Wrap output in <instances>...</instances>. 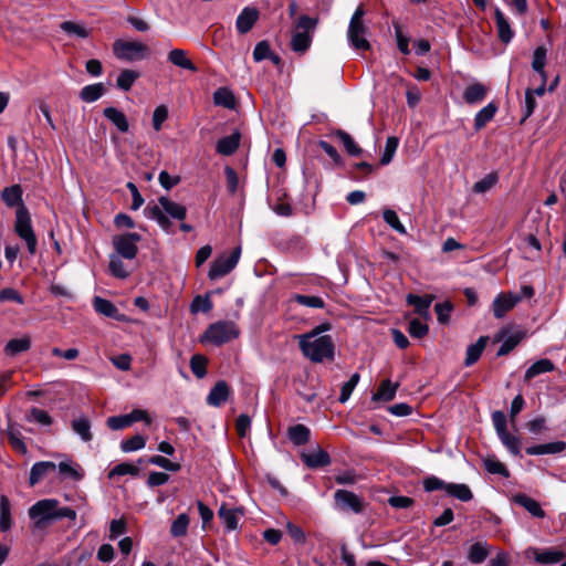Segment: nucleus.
Instances as JSON below:
<instances>
[{"label": "nucleus", "mask_w": 566, "mask_h": 566, "mask_svg": "<svg viewBox=\"0 0 566 566\" xmlns=\"http://www.w3.org/2000/svg\"><path fill=\"white\" fill-rule=\"evenodd\" d=\"M314 335H296L298 347L303 356L312 363L332 361L335 357V344L331 336L316 337Z\"/></svg>", "instance_id": "nucleus-1"}, {"label": "nucleus", "mask_w": 566, "mask_h": 566, "mask_svg": "<svg viewBox=\"0 0 566 566\" xmlns=\"http://www.w3.org/2000/svg\"><path fill=\"white\" fill-rule=\"evenodd\" d=\"M145 211L148 218L156 220L159 227L166 232H171L172 226L166 214L177 220H184L187 216V209L184 205L164 196L158 199V205L148 206Z\"/></svg>", "instance_id": "nucleus-2"}, {"label": "nucleus", "mask_w": 566, "mask_h": 566, "mask_svg": "<svg viewBox=\"0 0 566 566\" xmlns=\"http://www.w3.org/2000/svg\"><path fill=\"white\" fill-rule=\"evenodd\" d=\"M241 329L233 321H218L210 324L201 336L202 343L221 346L237 339Z\"/></svg>", "instance_id": "nucleus-3"}, {"label": "nucleus", "mask_w": 566, "mask_h": 566, "mask_svg": "<svg viewBox=\"0 0 566 566\" xmlns=\"http://www.w3.org/2000/svg\"><path fill=\"white\" fill-rule=\"evenodd\" d=\"M14 231L18 237L25 241L31 255L35 254L38 240L32 228L30 213L24 205H21L15 212Z\"/></svg>", "instance_id": "nucleus-4"}, {"label": "nucleus", "mask_w": 566, "mask_h": 566, "mask_svg": "<svg viewBox=\"0 0 566 566\" xmlns=\"http://www.w3.org/2000/svg\"><path fill=\"white\" fill-rule=\"evenodd\" d=\"M364 15L365 10L363 4H360L352 15L347 31L348 41L350 42L352 46L358 51H367L370 49V44L365 38L367 29L363 21Z\"/></svg>", "instance_id": "nucleus-5"}, {"label": "nucleus", "mask_w": 566, "mask_h": 566, "mask_svg": "<svg viewBox=\"0 0 566 566\" xmlns=\"http://www.w3.org/2000/svg\"><path fill=\"white\" fill-rule=\"evenodd\" d=\"M59 501L55 499L40 500L29 509V516L34 521L36 528H44L55 521Z\"/></svg>", "instance_id": "nucleus-6"}, {"label": "nucleus", "mask_w": 566, "mask_h": 566, "mask_svg": "<svg viewBox=\"0 0 566 566\" xmlns=\"http://www.w3.org/2000/svg\"><path fill=\"white\" fill-rule=\"evenodd\" d=\"M113 52L118 60L135 61L148 55V46L138 41L116 40Z\"/></svg>", "instance_id": "nucleus-7"}, {"label": "nucleus", "mask_w": 566, "mask_h": 566, "mask_svg": "<svg viewBox=\"0 0 566 566\" xmlns=\"http://www.w3.org/2000/svg\"><path fill=\"white\" fill-rule=\"evenodd\" d=\"M140 235L135 232L114 235L112 243L116 251L115 254H118L127 260L135 259L138 252L137 243L140 241Z\"/></svg>", "instance_id": "nucleus-8"}, {"label": "nucleus", "mask_w": 566, "mask_h": 566, "mask_svg": "<svg viewBox=\"0 0 566 566\" xmlns=\"http://www.w3.org/2000/svg\"><path fill=\"white\" fill-rule=\"evenodd\" d=\"M241 248H235L229 255L218 256L210 266L208 276L210 280H217L230 273L239 262Z\"/></svg>", "instance_id": "nucleus-9"}, {"label": "nucleus", "mask_w": 566, "mask_h": 566, "mask_svg": "<svg viewBox=\"0 0 566 566\" xmlns=\"http://www.w3.org/2000/svg\"><path fill=\"white\" fill-rule=\"evenodd\" d=\"M334 499L337 506L343 511L350 510L355 513L364 511L365 505L363 500L350 491L337 490L334 494Z\"/></svg>", "instance_id": "nucleus-10"}, {"label": "nucleus", "mask_w": 566, "mask_h": 566, "mask_svg": "<svg viewBox=\"0 0 566 566\" xmlns=\"http://www.w3.org/2000/svg\"><path fill=\"white\" fill-rule=\"evenodd\" d=\"M522 296L513 293L499 294L492 304L493 315L496 318H502L510 312L520 301Z\"/></svg>", "instance_id": "nucleus-11"}, {"label": "nucleus", "mask_w": 566, "mask_h": 566, "mask_svg": "<svg viewBox=\"0 0 566 566\" xmlns=\"http://www.w3.org/2000/svg\"><path fill=\"white\" fill-rule=\"evenodd\" d=\"M230 392L229 385L224 380H219L207 396V403L212 407H220L229 399Z\"/></svg>", "instance_id": "nucleus-12"}, {"label": "nucleus", "mask_w": 566, "mask_h": 566, "mask_svg": "<svg viewBox=\"0 0 566 566\" xmlns=\"http://www.w3.org/2000/svg\"><path fill=\"white\" fill-rule=\"evenodd\" d=\"M494 18L500 41L505 44L510 43L514 38V31L512 30L507 18L499 8H495L494 10Z\"/></svg>", "instance_id": "nucleus-13"}, {"label": "nucleus", "mask_w": 566, "mask_h": 566, "mask_svg": "<svg viewBox=\"0 0 566 566\" xmlns=\"http://www.w3.org/2000/svg\"><path fill=\"white\" fill-rule=\"evenodd\" d=\"M240 140L241 134L239 130H235L231 135L219 139L216 145V150L220 155L230 156L238 150Z\"/></svg>", "instance_id": "nucleus-14"}, {"label": "nucleus", "mask_w": 566, "mask_h": 566, "mask_svg": "<svg viewBox=\"0 0 566 566\" xmlns=\"http://www.w3.org/2000/svg\"><path fill=\"white\" fill-rule=\"evenodd\" d=\"M259 12L254 8L247 7L237 18V29L240 33H248L255 24Z\"/></svg>", "instance_id": "nucleus-15"}, {"label": "nucleus", "mask_w": 566, "mask_h": 566, "mask_svg": "<svg viewBox=\"0 0 566 566\" xmlns=\"http://www.w3.org/2000/svg\"><path fill=\"white\" fill-rule=\"evenodd\" d=\"M489 93V87L482 83L469 85L463 92V99L467 104L473 105L484 101Z\"/></svg>", "instance_id": "nucleus-16"}, {"label": "nucleus", "mask_w": 566, "mask_h": 566, "mask_svg": "<svg viewBox=\"0 0 566 566\" xmlns=\"http://www.w3.org/2000/svg\"><path fill=\"white\" fill-rule=\"evenodd\" d=\"M103 115L107 118L120 133L129 130V123L126 115L116 107L109 106L104 108Z\"/></svg>", "instance_id": "nucleus-17"}, {"label": "nucleus", "mask_w": 566, "mask_h": 566, "mask_svg": "<svg viewBox=\"0 0 566 566\" xmlns=\"http://www.w3.org/2000/svg\"><path fill=\"white\" fill-rule=\"evenodd\" d=\"M514 503L524 507L532 516L544 518L545 512L541 507V504L526 494H517L514 496Z\"/></svg>", "instance_id": "nucleus-18"}, {"label": "nucleus", "mask_w": 566, "mask_h": 566, "mask_svg": "<svg viewBox=\"0 0 566 566\" xmlns=\"http://www.w3.org/2000/svg\"><path fill=\"white\" fill-rule=\"evenodd\" d=\"M547 59V49L544 45L537 46L533 52L532 69L538 74L543 82H547V73L545 71Z\"/></svg>", "instance_id": "nucleus-19"}, {"label": "nucleus", "mask_w": 566, "mask_h": 566, "mask_svg": "<svg viewBox=\"0 0 566 566\" xmlns=\"http://www.w3.org/2000/svg\"><path fill=\"white\" fill-rule=\"evenodd\" d=\"M55 469H56L55 463L51 462V461H41V462L34 463L30 471V479H29L30 485L34 486L45 475H48L50 472L54 471Z\"/></svg>", "instance_id": "nucleus-20"}, {"label": "nucleus", "mask_w": 566, "mask_h": 566, "mask_svg": "<svg viewBox=\"0 0 566 566\" xmlns=\"http://www.w3.org/2000/svg\"><path fill=\"white\" fill-rule=\"evenodd\" d=\"M240 514H242L241 511L228 507L226 504H222L218 511L219 518L229 532L238 528Z\"/></svg>", "instance_id": "nucleus-21"}, {"label": "nucleus", "mask_w": 566, "mask_h": 566, "mask_svg": "<svg viewBox=\"0 0 566 566\" xmlns=\"http://www.w3.org/2000/svg\"><path fill=\"white\" fill-rule=\"evenodd\" d=\"M168 61L181 69L197 72V66L192 63V61L188 57V53L182 49H174L168 53Z\"/></svg>", "instance_id": "nucleus-22"}, {"label": "nucleus", "mask_w": 566, "mask_h": 566, "mask_svg": "<svg viewBox=\"0 0 566 566\" xmlns=\"http://www.w3.org/2000/svg\"><path fill=\"white\" fill-rule=\"evenodd\" d=\"M302 459L308 468H322L331 463L328 453L321 448L311 453H303Z\"/></svg>", "instance_id": "nucleus-23"}, {"label": "nucleus", "mask_w": 566, "mask_h": 566, "mask_svg": "<svg viewBox=\"0 0 566 566\" xmlns=\"http://www.w3.org/2000/svg\"><path fill=\"white\" fill-rule=\"evenodd\" d=\"M566 449V443L564 441L549 442L538 446H533L526 448V453L528 455H541V454H555L560 453Z\"/></svg>", "instance_id": "nucleus-24"}, {"label": "nucleus", "mask_w": 566, "mask_h": 566, "mask_svg": "<svg viewBox=\"0 0 566 566\" xmlns=\"http://www.w3.org/2000/svg\"><path fill=\"white\" fill-rule=\"evenodd\" d=\"M432 301V295L418 296L415 294H408L407 296L408 304L415 307L416 313L424 317L429 316V307Z\"/></svg>", "instance_id": "nucleus-25"}, {"label": "nucleus", "mask_w": 566, "mask_h": 566, "mask_svg": "<svg viewBox=\"0 0 566 566\" xmlns=\"http://www.w3.org/2000/svg\"><path fill=\"white\" fill-rule=\"evenodd\" d=\"M30 348H31V338H30V336L24 335L21 338L10 339L4 347V353L8 356H17L21 353L28 352Z\"/></svg>", "instance_id": "nucleus-26"}, {"label": "nucleus", "mask_w": 566, "mask_h": 566, "mask_svg": "<svg viewBox=\"0 0 566 566\" xmlns=\"http://www.w3.org/2000/svg\"><path fill=\"white\" fill-rule=\"evenodd\" d=\"M488 340H489L488 336H481L476 340V343L471 344L467 348V357L464 360L465 366H471L479 360V358L481 357V355L488 344Z\"/></svg>", "instance_id": "nucleus-27"}, {"label": "nucleus", "mask_w": 566, "mask_h": 566, "mask_svg": "<svg viewBox=\"0 0 566 566\" xmlns=\"http://www.w3.org/2000/svg\"><path fill=\"white\" fill-rule=\"evenodd\" d=\"M399 387L398 382H391L389 379L382 380L373 396V400L390 401L395 398Z\"/></svg>", "instance_id": "nucleus-28"}, {"label": "nucleus", "mask_w": 566, "mask_h": 566, "mask_svg": "<svg viewBox=\"0 0 566 566\" xmlns=\"http://www.w3.org/2000/svg\"><path fill=\"white\" fill-rule=\"evenodd\" d=\"M554 370V364L547 358L539 359L531 365L524 375V380L530 381L536 376Z\"/></svg>", "instance_id": "nucleus-29"}, {"label": "nucleus", "mask_w": 566, "mask_h": 566, "mask_svg": "<svg viewBox=\"0 0 566 566\" xmlns=\"http://www.w3.org/2000/svg\"><path fill=\"white\" fill-rule=\"evenodd\" d=\"M94 310L106 317L119 319L118 308L108 300L95 296L93 301Z\"/></svg>", "instance_id": "nucleus-30"}, {"label": "nucleus", "mask_w": 566, "mask_h": 566, "mask_svg": "<svg viewBox=\"0 0 566 566\" xmlns=\"http://www.w3.org/2000/svg\"><path fill=\"white\" fill-rule=\"evenodd\" d=\"M497 112V105L495 103H489L482 109H480L474 117L475 130L482 129Z\"/></svg>", "instance_id": "nucleus-31"}, {"label": "nucleus", "mask_w": 566, "mask_h": 566, "mask_svg": "<svg viewBox=\"0 0 566 566\" xmlns=\"http://www.w3.org/2000/svg\"><path fill=\"white\" fill-rule=\"evenodd\" d=\"M7 436L10 446L14 451L25 454L28 452L27 444L23 441L20 430L14 424H9L7 428Z\"/></svg>", "instance_id": "nucleus-32"}, {"label": "nucleus", "mask_w": 566, "mask_h": 566, "mask_svg": "<svg viewBox=\"0 0 566 566\" xmlns=\"http://www.w3.org/2000/svg\"><path fill=\"white\" fill-rule=\"evenodd\" d=\"M332 137H336L344 145L346 151L350 156H358L361 154V149L356 145L353 137L342 129H336L329 134Z\"/></svg>", "instance_id": "nucleus-33"}, {"label": "nucleus", "mask_w": 566, "mask_h": 566, "mask_svg": "<svg viewBox=\"0 0 566 566\" xmlns=\"http://www.w3.org/2000/svg\"><path fill=\"white\" fill-rule=\"evenodd\" d=\"M1 198L8 207L21 206L22 188L20 185H13L2 190Z\"/></svg>", "instance_id": "nucleus-34"}, {"label": "nucleus", "mask_w": 566, "mask_h": 566, "mask_svg": "<svg viewBox=\"0 0 566 566\" xmlns=\"http://www.w3.org/2000/svg\"><path fill=\"white\" fill-rule=\"evenodd\" d=\"M310 429L304 424H295L287 430V437L295 446L305 444L310 440Z\"/></svg>", "instance_id": "nucleus-35"}, {"label": "nucleus", "mask_w": 566, "mask_h": 566, "mask_svg": "<svg viewBox=\"0 0 566 566\" xmlns=\"http://www.w3.org/2000/svg\"><path fill=\"white\" fill-rule=\"evenodd\" d=\"M446 493L463 502H468L473 497L470 488L462 483H448Z\"/></svg>", "instance_id": "nucleus-36"}, {"label": "nucleus", "mask_w": 566, "mask_h": 566, "mask_svg": "<svg viewBox=\"0 0 566 566\" xmlns=\"http://www.w3.org/2000/svg\"><path fill=\"white\" fill-rule=\"evenodd\" d=\"M213 102L216 105L228 109H233L237 104L233 93L226 87L218 88L213 93Z\"/></svg>", "instance_id": "nucleus-37"}, {"label": "nucleus", "mask_w": 566, "mask_h": 566, "mask_svg": "<svg viewBox=\"0 0 566 566\" xmlns=\"http://www.w3.org/2000/svg\"><path fill=\"white\" fill-rule=\"evenodd\" d=\"M71 426L73 431L78 434L83 441L88 442L93 439L91 422L86 417H78L74 419Z\"/></svg>", "instance_id": "nucleus-38"}, {"label": "nucleus", "mask_w": 566, "mask_h": 566, "mask_svg": "<svg viewBox=\"0 0 566 566\" xmlns=\"http://www.w3.org/2000/svg\"><path fill=\"white\" fill-rule=\"evenodd\" d=\"M105 93L103 83L86 85L82 88L80 96L84 102L92 103L102 97Z\"/></svg>", "instance_id": "nucleus-39"}, {"label": "nucleus", "mask_w": 566, "mask_h": 566, "mask_svg": "<svg viewBox=\"0 0 566 566\" xmlns=\"http://www.w3.org/2000/svg\"><path fill=\"white\" fill-rule=\"evenodd\" d=\"M122 256L118 254H112L109 256V272L113 276L117 279H126L129 276L130 272L125 265V263L120 259Z\"/></svg>", "instance_id": "nucleus-40"}, {"label": "nucleus", "mask_w": 566, "mask_h": 566, "mask_svg": "<svg viewBox=\"0 0 566 566\" xmlns=\"http://www.w3.org/2000/svg\"><path fill=\"white\" fill-rule=\"evenodd\" d=\"M60 28L70 36L85 39L90 35V31L85 28L83 23L64 21L60 24Z\"/></svg>", "instance_id": "nucleus-41"}, {"label": "nucleus", "mask_w": 566, "mask_h": 566, "mask_svg": "<svg viewBox=\"0 0 566 566\" xmlns=\"http://www.w3.org/2000/svg\"><path fill=\"white\" fill-rule=\"evenodd\" d=\"M11 506L10 501L6 495L0 499V530L7 532L11 528Z\"/></svg>", "instance_id": "nucleus-42"}, {"label": "nucleus", "mask_w": 566, "mask_h": 566, "mask_svg": "<svg viewBox=\"0 0 566 566\" xmlns=\"http://www.w3.org/2000/svg\"><path fill=\"white\" fill-rule=\"evenodd\" d=\"M483 465L484 469L491 474H499L504 478L510 476V471L507 470L505 464L497 460L494 455L486 457L483 460Z\"/></svg>", "instance_id": "nucleus-43"}, {"label": "nucleus", "mask_w": 566, "mask_h": 566, "mask_svg": "<svg viewBox=\"0 0 566 566\" xmlns=\"http://www.w3.org/2000/svg\"><path fill=\"white\" fill-rule=\"evenodd\" d=\"M139 77V73L133 70H124L119 73L116 85L118 88L127 92L132 88L135 81Z\"/></svg>", "instance_id": "nucleus-44"}, {"label": "nucleus", "mask_w": 566, "mask_h": 566, "mask_svg": "<svg viewBox=\"0 0 566 566\" xmlns=\"http://www.w3.org/2000/svg\"><path fill=\"white\" fill-rule=\"evenodd\" d=\"M189 523L190 518L186 513L179 514L171 524L170 534L174 537L185 536L187 534Z\"/></svg>", "instance_id": "nucleus-45"}, {"label": "nucleus", "mask_w": 566, "mask_h": 566, "mask_svg": "<svg viewBox=\"0 0 566 566\" xmlns=\"http://www.w3.org/2000/svg\"><path fill=\"white\" fill-rule=\"evenodd\" d=\"M208 359L206 356L197 354L190 358V368L193 375L201 379L207 375Z\"/></svg>", "instance_id": "nucleus-46"}, {"label": "nucleus", "mask_w": 566, "mask_h": 566, "mask_svg": "<svg viewBox=\"0 0 566 566\" xmlns=\"http://www.w3.org/2000/svg\"><path fill=\"white\" fill-rule=\"evenodd\" d=\"M311 44V35L306 32H295L291 40L293 51L303 53Z\"/></svg>", "instance_id": "nucleus-47"}, {"label": "nucleus", "mask_w": 566, "mask_h": 566, "mask_svg": "<svg viewBox=\"0 0 566 566\" xmlns=\"http://www.w3.org/2000/svg\"><path fill=\"white\" fill-rule=\"evenodd\" d=\"M139 473V469L138 467L132 464V463H127V462H123V463H119L117 465H115L109 472H108V478L109 479H114L116 476H123V475H138Z\"/></svg>", "instance_id": "nucleus-48"}, {"label": "nucleus", "mask_w": 566, "mask_h": 566, "mask_svg": "<svg viewBox=\"0 0 566 566\" xmlns=\"http://www.w3.org/2000/svg\"><path fill=\"white\" fill-rule=\"evenodd\" d=\"M292 301L312 308H323L325 306L323 298L315 295L295 294L292 296Z\"/></svg>", "instance_id": "nucleus-49"}, {"label": "nucleus", "mask_w": 566, "mask_h": 566, "mask_svg": "<svg viewBox=\"0 0 566 566\" xmlns=\"http://www.w3.org/2000/svg\"><path fill=\"white\" fill-rule=\"evenodd\" d=\"M499 438L501 442L507 448V450L514 454L520 455L521 454V440L516 436L511 434L510 432L505 431L501 434H499Z\"/></svg>", "instance_id": "nucleus-50"}, {"label": "nucleus", "mask_w": 566, "mask_h": 566, "mask_svg": "<svg viewBox=\"0 0 566 566\" xmlns=\"http://www.w3.org/2000/svg\"><path fill=\"white\" fill-rule=\"evenodd\" d=\"M489 555L488 548L482 543H474L471 545L468 554V558L473 564L482 563Z\"/></svg>", "instance_id": "nucleus-51"}, {"label": "nucleus", "mask_w": 566, "mask_h": 566, "mask_svg": "<svg viewBox=\"0 0 566 566\" xmlns=\"http://www.w3.org/2000/svg\"><path fill=\"white\" fill-rule=\"evenodd\" d=\"M497 180V175L495 172H491L473 185V191L475 193H484L494 187Z\"/></svg>", "instance_id": "nucleus-52"}, {"label": "nucleus", "mask_w": 566, "mask_h": 566, "mask_svg": "<svg viewBox=\"0 0 566 566\" xmlns=\"http://www.w3.org/2000/svg\"><path fill=\"white\" fill-rule=\"evenodd\" d=\"M146 444V438L140 434H135L129 439L123 440L120 443V449L124 452H133L140 450Z\"/></svg>", "instance_id": "nucleus-53"}, {"label": "nucleus", "mask_w": 566, "mask_h": 566, "mask_svg": "<svg viewBox=\"0 0 566 566\" xmlns=\"http://www.w3.org/2000/svg\"><path fill=\"white\" fill-rule=\"evenodd\" d=\"M382 218L385 222L388 223L394 230H396L400 234H407V230L405 226L400 222L396 211L391 209H385L382 212Z\"/></svg>", "instance_id": "nucleus-54"}, {"label": "nucleus", "mask_w": 566, "mask_h": 566, "mask_svg": "<svg viewBox=\"0 0 566 566\" xmlns=\"http://www.w3.org/2000/svg\"><path fill=\"white\" fill-rule=\"evenodd\" d=\"M359 379H360L359 374L355 373V374H353L350 376L349 380L346 381L342 386L340 395H339V398H338L340 403H344V402H346L349 399V397H350L353 390L355 389V387L357 386Z\"/></svg>", "instance_id": "nucleus-55"}, {"label": "nucleus", "mask_w": 566, "mask_h": 566, "mask_svg": "<svg viewBox=\"0 0 566 566\" xmlns=\"http://www.w3.org/2000/svg\"><path fill=\"white\" fill-rule=\"evenodd\" d=\"M28 420L38 422L42 426H50L53 422L52 417L49 415L48 411L35 407L30 410Z\"/></svg>", "instance_id": "nucleus-56"}, {"label": "nucleus", "mask_w": 566, "mask_h": 566, "mask_svg": "<svg viewBox=\"0 0 566 566\" xmlns=\"http://www.w3.org/2000/svg\"><path fill=\"white\" fill-rule=\"evenodd\" d=\"M523 334L516 333L509 336L499 348L497 356H505L511 353L522 340Z\"/></svg>", "instance_id": "nucleus-57"}, {"label": "nucleus", "mask_w": 566, "mask_h": 566, "mask_svg": "<svg viewBox=\"0 0 566 566\" xmlns=\"http://www.w3.org/2000/svg\"><path fill=\"white\" fill-rule=\"evenodd\" d=\"M398 147V138L397 137H388L386 140L385 150L382 153V156L380 158L381 165H387L391 161L396 150Z\"/></svg>", "instance_id": "nucleus-58"}, {"label": "nucleus", "mask_w": 566, "mask_h": 566, "mask_svg": "<svg viewBox=\"0 0 566 566\" xmlns=\"http://www.w3.org/2000/svg\"><path fill=\"white\" fill-rule=\"evenodd\" d=\"M565 555L560 551H545L536 555V560L542 564H555L564 559Z\"/></svg>", "instance_id": "nucleus-59"}, {"label": "nucleus", "mask_w": 566, "mask_h": 566, "mask_svg": "<svg viewBox=\"0 0 566 566\" xmlns=\"http://www.w3.org/2000/svg\"><path fill=\"white\" fill-rule=\"evenodd\" d=\"M428 326L419 319H411L408 325V333L411 337L422 338L428 334Z\"/></svg>", "instance_id": "nucleus-60"}, {"label": "nucleus", "mask_w": 566, "mask_h": 566, "mask_svg": "<svg viewBox=\"0 0 566 566\" xmlns=\"http://www.w3.org/2000/svg\"><path fill=\"white\" fill-rule=\"evenodd\" d=\"M525 427L534 436H538L548 429L546 424V419L543 416L530 420L528 422H526Z\"/></svg>", "instance_id": "nucleus-61"}, {"label": "nucleus", "mask_w": 566, "mask_h": 566, "mask_svg": "<svg viewBox=\"0 0 566 566\" xmlns=\"http://www.w3.org/2000/svg\"><path fill=\"white\" fill-rule=\"evenodd\" d=\"M168 118V108L165 105H159L155 108L153 114V127L156 132L161 129L163 123Z\"/></svg>", "instance_id": "nucleus-62"}, {"label": "nucleus", "mask_w": 566, "mask_h": 566, "mask_svg": "<svg viewBox=\"0 0 566 566\" xmlns=\"http://www.w3.org/2000/svg\"><path fill=\"white\" fill-rule=\"evenodd\" d=\"M212 310V302L209 296H197L191 303V311L196 312H209Z\"/></svg>", "instance_id": "nucleus-63"}, {"label": "nucleus", "mask_w": 566, "mask_h": 566, "mask_svg": "<svg viewBox=\"0 0 566 566\" xmlns=\"http://www.w3.org/2000/svg\"><path fill=\"white\" fill-rule=\"evenodd\" d=\"M132 423L127 415L114 416L107 419V426L112 430H122L129 427Z\"/></svg>", "instance_id": "nucleus-64"}]
</instances>
